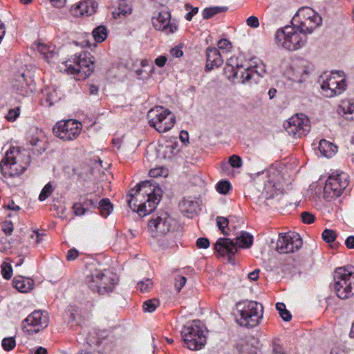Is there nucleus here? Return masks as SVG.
Returning a JSON list of instances; mask_svg holds the SVG:
<instances>
[{"label":"nucleus","mask_w":354,"mask_h":354,"mask_svg":"<svg viewBox=\"0 0 354 354\" xmlns=\"http://www.w3.org/2000/svg\"><path fill=\"white\" fill-rule=\"evenodd\" d=\"M162 190L150 181L137 185L127 195L129 207L140 216H144L154 211L162 198Z\"/></svg>","instance_id":"obj_1"},{"label":"nucleus","mask_w":354,"mask_h":354,"mask_svg":"<svg viewBox=\"0 0 354 354\" xmlns=\"http://www.w3.org/2000/svg\"><path fill=\"white\" fill-rule=\"evenodd\" d=\"M225 73L228 75L229 80L236 79L238 82L245 84L255 79V77L263 76L265 70L264 66H252L248 62L243 63L237 57L232 56L227 61Z\"/></svg>","instance_id":"obj_2"},{"label":"nucleus","mask_w":354,"mask_h":354,"mask_svg":"<svg viewBox=\"0 0 354 354\" xmlns=\"http://www.w3.org/2000/svg\"><path fill=\"white\" fill-rule=\"evenodd\" d=\"M60 70L73 75L77 80H85L94 70L93 57L89 53L82 52L62 63Z\"/></svg>","instance_id":"obj_3"},{"label":"nucleus","mask_w":354,"mask_h":354,"mask_svg":"<svg viewBox=\"0 0 354 354\" xmlns=\"http://www.w3.org/2000/svg\"><path fill=\"white\" fill-rule=\"evenodd\" d=\"M239 317L237 322L239 325L247 328L258 326L263 317V305L255 301H243L236 304Z\"/></svg>","instance_id":"obj_4"},{"label":"nucleus","mask_w":354,"mask_h":354,"mask_svg":"<svg viewBox=\"0 0 354 354\" xmlns=\"http://www.w3.org/2000/svg\"><path fill=\"white\" fill-rule=\"evenodd\" d=\"M275 40L278 46L286 50H297L305 46L307 36L295 25L286 26L277 30Z\"/></svg>","instance_id":"obj_5"},{"label":"nucleus","mask_w":354,"mask_h":354,"mask_svg":"<svg viewBox=\"0 0 354 354\" xmlns=\"http://www.w3.org/2000/svg\"><path fill=\"white\" fill-rule=\"evenodd\" d=\"M333 280V289L339 298L345 299L354 295V272L352 267L336 268Z\"/></svg>","instance_id":"obj_6"},{"label":"nucleus","mask_w":354,"mask_h":354,"mask_svg":"<svg viewBox=\"0 0 354 354\" xmlns=\"http://www.w3.org/2000/svg\"><path fill=\"white\" fill-rule=\"evenodd\" d=\"M118 281L116 275L109 271L94 270L85 277V283L93 292L101 295L112 292Z\"/></svg>","instance_id":"obj_7"},{"label":"nucleus","mask_w":354,"mask_h":354,"mask_svg":"<svg viewBox=\"0 0 354 354\" xmlns=\"http://www.w3.org/2000/svg\"><path fill=\"white\" fill-rule=\"evenodd\" d=\"M253 243V236L246 232H241L234 242L230 239L220 238L217 240L214 248L221 256L227 255L229 257L237 252V247L249 248Z\"/></svg>","instance_id":"obj_8"},{"label":"nucleus","mask_w":354,"mask_h":354,"mask_svg":"<svg viewBox=\"0 0 354 354\" xmlns=\"http://www.w3.org/2000/svg\"><path fill=\"white\" fill-rule=\"evenodd\" d=\"M21 154L17 147H10L0 162L1 173L5 178H14L22 174L26 165L20 162Z\"/></svg>","instance_id":"obj_9"},{"label":"nucleus","mask_w":354,"mask_h":354,"mask_svg":"<svg viewBox=\"0 0 354 354\" xmlns=\"http://www.w3.org/2000/svg\"><path fill=\"white\" fill-rule=\"evenodd\" d=\"M149 125L159 133L169 131L176 122L174 115L163 106H156L151 109L148 114Z\"/></svg>","instance_id":"obj_10"},{"label":"nucleus","mask_w":354,"mask_h":354,"mask_svg":"<svg viewBox=\"0 0 354 354\" xmlns=\"http://www.w3.org/2000/svg\"><path fill=\"white\" fill-rule=\"evenodd\" d=\"M295 25L302 32L310 34L322 23V19L313 9L309 7L300 8L294 16Z\"/></svg>","instance_id":"obj_11"},{"label":"nucleus","mask_w":354,"mask_h":354,"mask_svg":"<svg viewBox=\"0 0 354 354\" xmlns=\"http://www.w3.org/2000/svg\"><path fill=\"white\" fill-rule=\"evenodd\" d=\"M346 88V77L342 71H332L322 77L321 88L327 97L342 93Z\"/></svg>","instance_id":"obj_12"},{"label":"nucleus","mask_w":354,"mask_h":354,"mask_svg":"<svg viewBox=\"0 0 354 354\" xmlns=\"http://www.w3.org/2000/svg\"><path fill=\"white\" fill-rule=\"evenodd\" d=\"M181 335L185 344L190 350H201L206 344L204 331L196 321L185 326L181 330Z\"/></svg>","instance_id":"obj_13"},{"label":"nucleus","mask_w":354,"mask_h":354,"mask_svg":"<svg viewBox=\"0 0 354 354\" xmlns=\"http://www.w3.org/2000/svg\"><path fill=\"white\" fill-rule=\"evenodd\" d=\"M82 127V124L76 120H61L53 127V131L57 138L69 141L73 140L79 136Z\"/></svg>","instance_id":"obj_14"},{"label":"nucleus","mask_w":354,"mask_h":354,"mask_svg":"<svg viewBox=\"0 0 354 354\" xmlns=\"http://www.w3.org/2000/svg\"><path fill=\"white\" fill-rule=\"evenodd\" d=\"M49 323V317L44 310H35L30 313L22 322V330L33 335L46 328Z\"/></svg>","instance_id":"obj_15"},{"label":"nucleus","mask_w":354,"mask_h":354,"mask_svg":"<svg viewBox=\"0 0 354 354\" xmlns=\"http://www.w3.org/2000/svg\"><path fill=\"white\" fill-rule=\"evenodd\" d=\"M348 185V175L344 172H333L327 179L324 189L327 197H338Z\"/></svg>","instance_id":"obj_16"},{"label":"nucleus","mask_w":354,"mask_h":354,"mask_svg":"<svg viewBox=\"0 0 354 354\" xmlns=\"http://www.w3.org/2000/svg\"><path fill=\"white\" fill-rule=\"evenodd\" d=\"M284 128L289 135L301 138L310 131V121L306 115L296 114L284 123Z\"/></svg>","instance_id":"obj_17"},{"label":"nucleus","mask_w":354,"mask_h":354,"mask_svg":"<svg viewBox=\"0 0 354 354\" xmlns=\"http://www.w3.org/2000/svg\"><path fill=\"white\" fill-rule=\"evenodd\" d=\"M302 240L299 234L280 235L277 242V250L281 254L294 252L301 248Z\"/></svg>","instance_id":"obj_18"},{"label":"nucleus","mask_w":354,"mask_h":354,"mask_svg":"<svg viewBox=\"0 0 354 354\" xmlns=\"http://www.w3.org/2000/svg\"><path fill=\"white\" fill-rule=\"evenodd\" d=\"M172 222L173 220L168 213L162 212L148 222V227L151 232L163 235L170 231Z\"/></svg>","instance_id":"obj_19"},{"label":"nucleus","mask_w":354,"mask_h":354,"mask_svg":"<svg viewBox=\"0 0 354 354\" xmlns=\"http://www.w3.org/2000/svg\"><path fill=\"white\" fill-rule=\"evenodd\" d=\"M289 80L297 83H302L306 80L309 75V68L307 62L304 60L295 62L286 71Z\"/></svg>","instance_id":"obj_20"},{"label":"nucleus","mask_w":354,"mask_h":354,"mask_svg":"<svg viewBox=\"0 0 354 354\" xmlns=\"http://www.w3.org/2000/svg\"><path fill=\"white\" fill-rule=\"evenodd\" d=\"M97 3L93 0H82L72 6L70 12L74 17L90 16L96 12Z\"/></svg>","instance_id":"obj_21"},{"label":"nucleus","mask_w":354,"mask_h":354,"mask_svg":"<svg viewBox=\"0 0 354 354\" xmlns=\"http://www.w3.org/2000/svg\"><path fill=\"white\" fill-rule=\"evenodd\" d=\"M171 15L167 10L160 11L158 16L152 19L154 28L158 30L165 31L167 33H173L177 30L174 24H170Z\"/></svg>","instance_id":"obj_22"},{"label":"nucleus","mask_w":354,"mask_h":354,"mask_svg":"<svg viewBox=\"0 0 354 354\" xmlns=\"http://www.w3.org/2000/svg\"><path fill=\"white\" fill-rule=\"evenodd\" d=\"M223 64V59L218 49L214 47H208L206 49L205 71H210L214 68H218Z\"/></svg>","instance_id":"obj_23"},{"label":"nucleus","mask_w":354,"mask_h":354,"mask_svg":"<svg viewBox=\"0 0 354 354\" xmlns=\"http://www.w3.org/2000/svg\"><path fill=\"white\" fill-rule=\"evenodd\" d=\"M338 113L347 120H354V98L343 99L337 109Z\"/></svg>","instance_id":"obj_24"},{"label":"nucleus","mask_w":354,"mask_h":354,"mask_svg":"<svg viewBox=\"0 0 354 354\" xmlns=\"http://www.w3.org/2000/svg\"><path fill=\"white\" fill-rule=\"evenodd\" d=\"M257 340L254 338L242 339L237 345L239 351L243 354H255L258 351V347L255 346Z\"/></svg>","instance_id":"obj_25"},{"label":"nucleus","mask_w":354,"mask_h":354,"mask_svg":"<svg viewBox=\"0 0 354 354\" xmlns=\"http://www.w3.org/2000/svg\"><path fill=\"white\" fill-rule=\"evenodd\" d=\"M180 211L187 217H193L196 212L198 203L190 198H184L179 203Z\"/></svg>","instance_id":"obj_26"},{"label":"nucleus","mask_w":354,"mask_h":354,"mask_svg":"<svg viewBox=\"0 0 354 354\" xmlns=\"http://www.w3.org/2000/svg\"><path fill=\"white\" fill-rule=\"evenodd\" d=\"M12 283L14 287L21 292H28L32 289L34 286L32 279L23 277H15Z\"/></svg>","instance_id":"obj_27"},{"label":"nucleus","mask_w":354,"mask_h":354,"mask_svg":"<svg viewBox=\"0 0 354 354\" xmlns=\"http://www.w3.org/2000/svg\"><path fill=\"white\" fill-rule=\"evenodd\" d=\"M318 149L320 153L326 158L333 157L337 150V146L326 140H321L319 141Z\"/></svg>","instance_id":"obj_28"},{"label":"nucleus","mask_w":354,"mask_h":354,"mask_svg":"<svg viewBox=\"0 0 354 354\" xmlns=\"http://www.w3.org/2000/svg\"><path fill=\"white\" fill-rule=\"evenodd\" d=\"M176 147L174 145H160L157 148V153L159 158L170 159L174 154Z\"/></svg>","instance_id":"obj_29"},{"label":"nucleus","mask_w":354,"mask_h":354,"mask_svg":"<svg viewBox=\"0 0 354 354\" xmlns=\"http://www.w3.org/2000/svg\"><path fill=\"white\" fill-rule=\"evenodd\" d=\"M17 82L19 83V85L15 84H14V87L21 95H26L29 93V92H32V90L30 88V85L28 84L27 80L25 77L24 74H21L19 76Z\"/></svg>","instance_id":"obj_30"},{"label":"nucleus","mask_w":354,"mask_h":354,"mask_svg":"<svg viewBox=\"0 0 354 354\" xmlns=\"http://www.w3.org/2000/svg\"><path fill=\"white\" fill-rule=\"evenodd\" d=\"M93 37L95 41L101 43L107 37V30L104 26H99L92 32Z\"/></svg>","instance_id":"obj_31"},{"label":"nucleus","mask_w":354,"mask_h":354,"mask_svg":"<svg viewBox=\"0 0 354 354\" xmlns=\"http://www.w3.org/2000/svg\"><path fill=\"white\" fill-rule=\"evenodd\" d=\"M98 208L102 216L106 217L113 209V206L108 198H103L99 202Z\"/></svg>","instance_id":"obj_32"},{"label":"nucleus","mask_w":354,"mask_h":354,"mask_svg":"<svg viewBox=\"0 0 354 354\" xmlns=\"http://www.w3.org/2000/svg\"><path fill=\"white\" fill-rule=\"evenodd\" d=\"M227 10L225 7H212V8H206L203 10V17L205 19H208L217 13L224 12Z\"/></svg>","instance_id":"obj_33"},{"label":"nucleus","mask_w":354,"mask_h":354,"mask_svg":"<svg viewBox=\"0 0 354 354\" xmlns=\"http://www.w3.org/2000/svg\"><path fill=\"white\" fill-rule=\"evenodd\" d=\"M276 308L278 310L281 317L284 321L288 322L291 319L292 315L286 309L283 303H277L276 304Z\"/></svg>","instance_id":"obj_34"},{"label":"nucleus","mask_w":354,"mask_h":354,"mask_svg":"<svg viewBox=\"0 0 354 354\" xmlns=\"http://www.w3.org/2000/svg\"><path fill=\"white\" fill-rule=\"evenodd\" d=\"M159 304V301L157 299H149L144 302L142 308L145 312L153 313L155 311Z\"/></svg>","instance_id":"obj_35"},{"label":"nucleus","mask_w":354,"mask_h":354,"mask_svg":"<svg viewBox=\"0 0 354 354\" xmlns=\"http://www.w3.org/2000/svg\"><path fill=\"white\" fill-rule=\"evenodd\" d=\"M322 236L325 242L331 243L336 239L337 234L333 230L326 229L322 232Z\"/></svg>","instance_id":"obj_36"},{"label":"nucleus","mask_w":354,"mask_h":354,"mask_svg":"<svg viewBox=\"0 0 354 354\" xmlns=\"http://www.w3.org/2000/svg\"><path fill=\"white\" fill-rule=\"evenodd\" d=\"M118 15H126L131 12V6L126 0H120L118 4Z\"/></svg>","instance_id":"obj_37"},{"label":"nucleus","mask_w":354,"mask_h":354,"mask_svg":"<svg viewBox=\"0 0 354 354\" xmlns=\"http://www.w3.org/2000/svg\"><path fill=\"white\" fill-rule=\"evenodd\" d=\"M38 50L45 56V58L48 62H50V59L56 55V53H55L53 50H50L49 47L45 44H39L38 46Z\"/></svg>","instance_id":"obj_38"},{"label":"nucleus","mask_w":354,"mask_h":354,"mask_svg":"<svg viewBox=\"0 0 354 354\" xmlns=\"http://www.w3.org/2000/svg\"><path fill=\"white\" fill-rule=\"evenodd\" d=\"M153 286V282L150 279H145V280L140 281L137 284V288L140 292H147Z\"/></svg>","instance_id":"obj_39"},{"label":"nucleus","mask_w":354,"mask_h":354,"mask_svg":"<svg viewBox=\"0 0 354 354\" xmlns=\"http://www.w3.org/2000/svg\"><path fill=\"white\" fill-rule=\"evenodd\" d=\"M1 346L6 351L12 350L16 346L15 338L13 337L3 338L1 342Z\"/></svg>","instance_id":"obj_40"},{"label":"nucleus","mask_w":354,"mask_h":354,"mask_svg":"<svg viewBox=\"0 0 354 354\" xmlns=\"http://www.w3.org/2000/svg\"><path fill=\"white\" fill-rule=\"evenodd\" d=\"M1 274L5 279H10L12 275V268L9 263L3 262L1 265Z\"/></svg>","instance_id":"obj_41"},{"label":"nucleus","mask_w":354,"mask_h":354,"mask_svg":"<svg viewBox=\"0 0 354 354\" xmlns=\"http://www.w3.org/2000/svg\"><path fill=\"white\" fill-rule=\"evenodd\" d=\"M53 192V186L50 183H47L44 188L42 189L39 196V200L40 201H45L47 198L50 196V195Z\"/></svg>","instance_id":"obj_42"},{"label":"nucleus","mask_w":354,"mask_h":354,"mask_svg":"<svg viewBox=\"0 0 354 354\" xmlns=\"http://www.w3.org/2000/svg\"><path fill=\"white\" fill-rule=\"evenodd\" d=\"M216 190L218 193L226 194L231 188V185L228 181H220L216 184Z\"/></svg>","instance_id":"obj_43"},{"label":"nucleus","mask_w":354,"mask_h":354,"mask_svg":"<svg viewBox=\"0 0 354 354\" xmlns=\"http://www.w3.org/2000/svg\"><path fill=\"white\" fill-rule=\"evenodd\" d=\"M73 211L75 216H82L86 212V208L81 203H75L73 205Z\"/></svg>","instance_id":"obj_44"},{"label":"nucleus","mask_w":354,"mask_h":354,"mask_svg":"<svg viewBox=\"0 0 354 354\" xmlns=\"http://www.w3.org/2000/svg\"><path fill=\"white\" fill-rule=\"evenodd\" d=\"M230 165L234 168H240L243 162L241 158L238 155H232L229 158Z\"/></svg>","instance_id":"obj_45"},{"label":"nucleus","mask_w":354,"mask_h":354,"mask_svg":"<svg viewBox=\"0 0 354 354\" xmlns=\"http://www.w3.org/2000/svg\"><path fill=\"white\" fill-rule=\"evenodd\" d=\"M218 47L220 50H225L226 52H229L232 49V46L229 40L221 39L218 42Z\"/></svg>","instance_id":"obj_46"},{"label":"nucleus","mask_w":354,"mask_h":354,"mask_svg":"<svg viewBox=\"0 0 354 354\" xmlns=\"http://www.w3.org/2000/svg\"><path fill=\"white\" fill-rule=\"evenodd\" d=\"M216 223L217 226L218 227L219 230L225 234L226 233L225 232V227L228 225L229 221L227 218L222 217V216H218L216 218Z\"/></svg>","instance_id":"obj_47"},{"label":"nucleus","mask_w":354,"mask_h":354,"mask_svg":"<svg viewBox=\"0 0 354 354\" xmlns=\"http://www.w3.org/2000/svg\"><path fill=\"white\" fill-rule=\"evenodd\" d=\"M187 282L186 277L183 276H177L175 278V288L178 292H180L182 288L185 285Z\"/></svg>","instance_id":"obj_48"},{"label":"nucleus","mask_w":354,"mask_h":354,"mask_svg":"<svg viewBox=\"0 0 354 354\" xmlns=\"http://www.w3.org/2000/svg\"><path fill=\"white\" fill-rule=\"evenodd\" d=\"M301 216L302 221L306 224H311L315 221V216L308 212H302Z\"/></svg>","instance_id":"obj_49"},{"label":"nucleus","mask_w":354,"mask_h":354,"mask_svg":"<svg viewBox=\"0 0 354 354\" xmlns=\"http://www.w3.org/2000/svg\"><path fill=\"white\" fill-rule=\"evenodd\" d=\"M19 115V109H11L9 110L6 118L8 121H15Z\"/></svg>","instance_id":"obj_50"},{"label":"nucleus","mask_w":354,"mask_h":354,"mask_svg":"<svg viewBox=\"0 0 354 354\" xmlns=\"http://www.w3.org/2000/svg\"><path fill=\"white\" fill-rule=\"evenodd\" d=\"M246 24L253 28H257L259 26V19L255 16H250L246 19Z\"/></svg>","instance_id":"obj_51"},{"label":"nucleus","mask_w":354,"mask_h":354,"mask_svg":"<svg viewBox=\"0 0 354 354\" xmlns=\"http://www.w3.org/2000/svg\"><path fill=\"white\" fill-rule=\"evenodd\" d=\"M35 136H32L29 140V142L32 146H37L40 142L41 137L42 136L41 131L39 132L37 130H35Z\"/></svg>","instance_id":"obj_52"},{"label":"nucleus","mask_w":354,"mask_h":354,"mask_svg":"<svg viewBox=\"0 0 354 354\" xmlns=\"http://www.w3.org/2000/svg\"><path fill=\"white\" fill-rule=\"evenodd\" d=\"M2 230L6 235H10L13 231V224L10 221H5L2 225Z\"/></svg>","instance_id":"obj_53"},{"label":"nucleus","mask_w":354,"mask_h":354,"mask_svg":"<svg viewBox=\"0 0 354 354\" xmlns=\"http://www.w3.org/2000/svg\"><path fill=\"white\" fill-rule=\"evenodd\" d=\"M196 245L198 248L206 249L209 246V241L207 238H199L196 241Z\"/></svg>","instance_id":"obj_54"},{"label":"nucleus","mask_w":354,"mask_h":354,"mask_svg":"<svg viewBox=\"0 0 354 354\" xmlns=\"http://www.w3.org/2000/svg\"><path fill=\"white\" fill-rule=\"evenodd\" d=\"M79 256V252L75 249H71L68 251L66 259L68 261L75 260Z\"/></svg>","instance_id":"obj_55"},{"label":"nucleus","mask_w":354,"mask_h":354,"mask_svg":"<svg viewBox=\"0 0 354 354\" xmlns=\"http://www.w3.org/2000/svg\"><path fill=\"white\" fill-rule=\"evenodd\" d=\"M167 61V58L165 55H161L156 58L154 62L158 67H163Z\"/></svg>","instance_id":"obj_56"},{"label":"nucleus","mask_w":354,"mask_h":354,"mask_svg":"<svg viewBox=\"0 0 354 354\" xmlns=\"http://www.w3.org/2000/svg\"><path fill=\"white\" fill-rule=\"evenodd\" d=\"M84 206L86 208V211L88 210L91 207H95L97 204L96 200H93L91 198H86L83 203Z\"/></svg>","instance_id":"obj_57"},{"label":"nucleus","mask_w":354,"mask_h":354,"mask_svg":"<svg viewBox=\"0 0 354 354\" xmlns=\"http://www.w3.org/2000/svg\"><path fill=\"white\" fill-rule=\"evenodd\" d=\"M45 102L47 104L46 105L48 106H53V104L56 102V99L54 97V93H48L45 98Z\"/></svg>","instance_id":"obj_58"},{"label":"nucleus","mask_w":354,"mask_h":354,"mask_svg":"<svg viewBox=\"0 0 354 354\" xmlns=\"http://www.w3.org/2000/svg\"><path fill=\"white\" fill-rule=\"evenodd\" d=\"M345 245L348 249H354V236H349L345 240Z\"/></svg>","instance_id":"obj_59"},{"label":"nucleus","mask_w":354,"mask_h":354,"mask_svg":"<svg viewBox=\"0 0 354 354\" xmlns=\"http://www.w3.org/2000/svg\"><path fill=\"white\" fill-rule=\"evenodd\" d=\"M7 208L10 210L15 212H18L20 210V207L19 205H17L12 201L8 203V204L7 205Z\"/></svg>","instance_id":"obj_60"},{"label":"nucleus","mask_w":354,"mask_h":354,"mask_svg":"<svg viewBox=\"0 0 354 354\" xmlns=\"http://www.w3.org/2000/svg\"><path fill=\"white\" fill-rule=\"evenodd\" d=\"M198 11V8L195 7L192 9L190 12L186 14L185 19L188 21H191L193 16L196 15Z\"/></svg>","instance_id":"obj_61"},{"label":"nucleus","mask_w":354,"mask_h":354,"mask_svg":"<svg viewBox=\"0 0 354 354\" xmlns=\"http://www.w3.org/2000/svg\"><path fill=\"white\" fill-rule=\"evenodd\" d=\"M52 4L57 8H62L66 2V0H50Z\"/></svg>","instance_id":"obj_62"},{"label":"nucleus","mask_w":354,"mask_h":354,"mask_svg":"<svg viewBox=\"0 0 354 354\" xmlns=\"http://www.w3.org/2000/svg\"><path fill=\"white\" fill-rule=\"evenodd\" d=\"M259 270H255L248 274V278L252 281H256L259 278Z\"/></svg>","instance_id":"obj_63"},{"label":"nucleus","mask_w":354,"mask_h":354,"mask_svg":"<svg viewBox=\"0 0 354 354\" xmlns=\"http://www.w3.org/2000/svg\"><path fill=\"white\" fill-rule=\"evenodd\" d=\"M171 54L174 57H180L181 56H183V53L179 48H172L171 50Z\"/></svg>","instance_id":"obj_64"}]
</instances>
